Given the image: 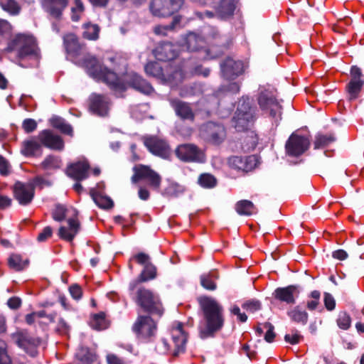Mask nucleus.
<instances>
[{
  "mask_svg": "<svg viewBox=\"0 0 364 364\" xmlns=\"http://www.w3.org/2000/svg\"><path fill=\"white\" fill-rule=\"evenodd\" d=\"M18 348L22 349L27 355L34 357L38 354L36 343H16Z\"/></svg>",
  "mask_w": 364,
  "mask_h": 364,
  "instance_id": "obj_57",
  "label": "nucleus"
},
{
  "mask_svg": "<svg viewBox=\"0 0 364 364\" xmlns=\"http://www.w3.org/2000/svg\"><path fill=\"white\" fill-rule=\"evenodd\" d=\"M8 49L16 51L19 59L31 58L36 60L40 58V49L33 35L18 33L10 42Z\"/></svg>",
  "mask_w": 364,
  "mask_h": 364,
  "instance_id": "obj_3",
  "label": "nucleus"
},
{
  "mask_svg": "<svg viewBox=\"0 0 364 364\" xmlns=\"http://www.w3.org/2000/svg\"><path fill=\"white\" fill-rule=\"evenodd\" d=\"M21 153L26 157H40L43 154L42 144L35 139L25 140Z\"/></svg>",
  "mask_w": 364,
  "mask_h": 364,
  "instance_id": "obj_33",
  "label": "nucleus"
},
{
  "mask_svg": "<svg viewBox=\"0 0 364 364\" xmlns=\"http://www.w3.org/2000/svg\"><path fill=\"white\" fill-rule=\"evenodd\" d=\"M37 122L35 119L27 118L23 121L22 128L27 134L34 132L37 129Z\"/></svg>",
  "mask_w": 364,
  "mask_h": 364,
  "instance_id": "obj_61",
  "label": "nucleus"
},
{
  "mask_svg": "<svg viewBox=\"0 0 364 364\" xmlns=\"http://www.w3.org/2000/svg\"><path fill=\"white\" fill-rule=\"evenodd\" d=\"M259 107L263 111L269 112V114L273 119L280 120L282 119V107L278 102L276 96L272 91L264 90L259 92L257 97Z\"/></svg>",
  "mask_w": 364,
  "mask_h": 364,
  "instance_id": "obj_8",
  "label": "nucleus"
},
{
  "mask_svg": "<svg viewBox=\"0 0 364 364\" xmlns=\"http://www.w3.org/2000/svg\"><path fill=\"white\" fill-rule=\"evenodd\" d=\"M171 333L173 341H187L189 338V333L184 329L181 322H177L172 326Z\"/></svg>",
  "mask_w": 364,
  "mask_h": 364,
  "instance_id": "obj_42",
  "label": "nucleus"
},
{
  "mask_svg": "<svg viewBox=\"0 0 364 364\" xmlns=\"http://www.w3.org/2000/svg\"><path fill=\"white\" fill-rule=\"evenodd\" d=\"M144 71L149 76L155 77L161 83L164 85H174L175 75L178 74V71H175L170 74H166L160 63L156 61L147 63L144 66Z\"/></svg>",
  "mask_w": 364,
  "mask_h": 364,
  "instance_id": "obj_16",
  "label": "nucleus"
},
{
  "mask_svg": "<svg viewBox=\"0 0 364 364\" xmlns=\"http://www.w3.org/2000/svg\"><path fill=\"white\" fill-rule=\"evenodd\" d=\"M97 80L105 82L111 90L115 92H124L127 90L126 84L117 75L107 67H104L102 73Z\"/></svg>",
  "mask_w": 364,
  "mask_h": 364,
  "instance_id": "obj_20",
  "label": "nucleus"
},
{
  "mask_svg": "<svg viewBox=\"0 0 364 364\" xmlns=\"http://www.w3.org/2000/svg\"><path fill=\"white\" fill-rule=\"evenodd\" d=\"M257 119V107L253 105L250 97H242L232 119L236 131L242 132L252 129Z\"/></svg>",
  "mask_w": 364,
  "mask_h": 364,
  "instance_id": "obj_2",
  "label": "nucleus"
},
{
  "mask_svg": "<svg viewBox=\"0 0 364 364\" xmlns=\"http://www.w3.org/2000/svg\"><path fill=\"white\" fill-rule=\"evenodd\" d=\"M124 82L127 87H131L144 95H149L154 91L150 82L143 78L142 76L134 72L127 73Z\"/></svg>",
  "mask_w": 364,
  "mask_h": 364,
  "instance_id": "obj_18",
  "label": "nucleus"
},
{
  "mask_svg": "<svg viewBox=\"0 0 364 364\" xmlns=\"http://www.w3.org/2000/svg\"><path fill=\"white\" fill-rule=\"evenodd\" d=\"M53 235V229L50 226L45 227L42 231L37 236V241L38 242H46L48 238Z\"/></svg>",
  "mask_w": 364,
  "mask_h": 364,
  "instance_id": "obj_62",
  "label": "nucleus"
},
{
  "mask_svg": "<svg viewBox=\"0 0 364 364\" xmlns=\"http://www.w3.org/2000/svg\"><path fill=\"white\" fill-rule=\"evenodd\" d=\"M237 3L238 0H220L215 12L221 19H228L234 15Z\"/></svg>",
  "mask_w": 364,
  "mask_h": 364,
  "instance_id": "obj_32",
  "label": "nucleus"
},
{
  "mask_svg": "<svg viewBox=\"0 0 364 364\" xmlns=\"http://www.w3.org/2000/svg\"><path fill=\"white\" fill-rule=\"evenodd\" d=\"M363 86L364 82H348L347 83L346 90L350 101L355 100L359 97Z\"/></svg>",
  "mask_w": 364,
  "mask_h": 364,
  "instance_id": "obj_45",
  "label": "nucleus"
},
{
  "mask_svg": "<svg viewBox=\"0 0 364 364\" xmlns=\"http://www.w3.org/2000/svg\"><path fill=\"white\" fill-rule=\"evenodd\" d=\"M235 210L240 215L250 216L258 212L254 203L248 200H241L236 203Z\"/></svg>",
  "mask_w": 364,
  "mask_h": 364,
  "instance_id": "obj_38",
  "label": "nucleus"
},
{
  "mask_svg": "<svg viewBox=\"0 0 364 364\" xmlns=\"http://www.w3.org/2000/svg\"><path fill=\"white\" fill-rule=\"evenodd\" d=\"M310 146L308 137L291 134L285 144L286 153L289 156L298 157L301 156Z\"/></svg>",
  "mask_w": 364,
  "mask_h": 364,
  "instance_id": "obj_13",
  "label": "nucleus"
},
{
  "mask_svg": "<svg viewBox=\"0 0 364 364\" xmlns=\"http://www.w3.org/2000/svg\"><path fill=\"white\" fill-rule=\"evenodd\" d=\"M68 210L62 204H57L52 212V218L55 221L62 222L65 219Z\"/></svg>",
  "mask_w": 364,
  "mask_h": 364,
  "instance_id": "obj_56",
  "label": "nucleus"
},
{
  "mask_svg": "<svg viewBox=\"0 0 364 364\" xmlns=\"http://www.w3.org/2000/svg\"><path fill=\"white\" fill-rule=\"evenodd\" d=\"M199 132L201 138L214 145L220 144L226 137L224 126L213 122H208L202 124Z\"/></svg>",
  "mask_w": 364,
  "mask_h": 364,
  "instance_id": "obj_6",
  "label": "nucleus"
},
{
  "mask_svg": "<svg viewBox=\"0 0 364 364\" xmlns=\"http://www.w3.org/2000/svg\"><path fill=\"white\" fill-rule=\"evenodd\" d=\"M176 157L185 163H204L206 160L205 153L196 144H182L176 150Z\"/></svg>",
  "mask_w": 364,
  "mask_h": 364,
  "instance_id": "obj_5",
  "label": "nucleus"
},
{
  "mask_svg": "<svg viewBox=\"0 0 364 364\" xmlns=\"http://www.w3.org/2000/svg\"><path fill=\"white\" fill-rule=\"evenodd\" d=\"M183 45L189 52L206 50V42L203 36L198 33L189 31L183 36Z\"/></svg>",
  "mask_w": 364,
  "mask_h": 364,
  "instance_id": "obj_25",
  "label": "nucleus"
},
{
  "mask_svg": "<svg viewBox=\"0 0 364 364\" xmlns=\"http://www.w3.org/2000/svg\"><path fill=\"white\" fill-rule=\"evenodd\" d=\"M0 6L4 11L13 16L18 14L21 11L16 0H0Z\"/></svg>",
  "mask_w": 364,
  "mask_h": 364,
  "instance_id": "obj_50",
  "label": "nucleus"
},
{
  "mask_svg": "<svg viewBox=\"0 0 364 364\" xmlns=\"http://www.w3.org/2000/svg\"><path fill=\"white\" fill-rule=\"evenodd\" d=\"M49 122L53 128L59 130L62 134L70 136L73 135L72 126L67 123L63 118L54 115L50 119Z\"/></svg>",
  "mask_w": 364,
  "mask_h": 364,
  "instance_id": "obj_37",
  "label": "nucleus"
},
{
  "mask_svg": "<svg viewBox=\"0 0 364 364\" xmlns=\"http://www.w3.org/2000/svg\"><path fill=\"white\" fill-rule=\"evenodd\" d=\"M242 308L250 313H255L262 309V304L259 300L250 299L242 304Z\"/></svg>",
  "mask_w": 364,
  "mask_h": 364,
  "instance_id": "obj_58",
  "label": "nucleus"
},
{
  "mask_svg": "<svg viewBox=\"0 0 364 364\" xmlns=\"http://www.w3.org/2000/svg\"><path fill=\"white\" fill-rule=\"evenodd\" d=\"M90 111L99 117H107L112 104L109 97L105 95L92 93L88 98Z\"/></svg>",
  "mask_w": 364,
  "mask_h": 364,
  "instance_id": "obj_14",
  "label": "nucleus"
},
{
  "mask_svg": "<svg viewBox=\"0 0 364 364\" xmlns=\"http://www.w3.org/2000/svg\"><path fill=\"white\" fill-rule=\"evenodd\" d=\"M61 161L59 157L48 155L45 159L41 162V166L43 169H58L60 168Z\"/></svg>",
  "mask_w": 364,
  "mask_h": 364,
  "instance_id": "obj_51",
  "label": "nucleus"
},
{
  "mask_svg": "<svg viewBox=\"0 0 364 364\" xmlns=\"http://www.w3.org/2000/svg\"><path fill=\"white\" fill-rule=\"evenodd\" d=\"M68 0H42L46 12L55 18H60L63 11L67 7Z\"/></svg>",
  "mask_w": 364,
  "mask_h": 364,
  "instance_id": "obj_31",
  "label": "nucleus"
},
{
  "mask_svg": "<svg viewBox=\"0 0 364 364\" xmlns=\"http://www.w3.org/2000/svg\"><path fill=\"white\" fill-rule=\"evenodd\" d=\"M69 291L72 297L75 300L80 299L82 296V288L77 284H72L69 287Z\"/></svg>",
  "mask_w": 364,
  "mask_h": 364,
  "instance_id": "obj_64",
  "label": "nucleus"
},
{
  "mask_svg": "<svg viewBox=\"0 0 364 364\" xmlns=\"http://www.w3.org/2000/svg\"><path fill=\"white\" fill-rule=\"evenodd\" d=\"M183 3V0H151L149 9L153 16L165 18L178 12Z\"/></svg>",
  "mask_w": 364,
  "mask_h": 364,
  "instance_id": "obj_7",
  "label": "nucleus"
},
{
  "mask_svg": "<svg viewBox=\"0 0 364 364\" xmlns=\"http://www.w3.org/2000/svg\"><path fill=\"white\" fill-rule=\"evenodd\" d=\"M240 85L237 82H229L227 85H221L217 92L218 95H220V93H224V94H237L240 92Z\"/></svg>",
  "mask_w": 364,
  "mask_h": 364,
  "instance_id": "obj_54",
  "label": "nucleus"
},
{
  "mask_svg": "<svg viewBox=\"0 0 364 364\" xmlns=\"http://www.w3.org/2000/svg\"><path fill=\"white\" fill-rule=\"evenodd\" d=\"M198 182L203 188H212L216 186L217 180L210 173H202L199 176Z\"/></svg>",
  "mask_w": 364,
  "mask_h": 364,
  "instance_id": "obj_52",
  "label": "nucleus"
},
{
  "mask_svg": "<svg viewBox=\"0 0 364 364\" xmlns=\"http://www.w3.org/2000/svg\"><path fill=\"white\" fill-rule=\"evenodd\" d=\"M82 66L86 69L87 73L95 79L100 76L105 67L94 56L85 57L82 60Z\"/></svg>",
  "mask_w": 364,
  "mask_h": 364,
  "instance_id": "obj_35",
  "label": "nucleus"
},
{
  "mask_svg": "<svg viewBox=\"0 0 364 364\" xmlns=\"http://www.w3.org/2000/svg\"><path fill=\"white\" fill-rule=\"evenodd\" d=\"M134 174L132 176V181L136 183L141 180H146L148 184L154 190L159 191L161 183V177L155 171L152 170L149 166L138 164L133 168Z\"/></svg>",
  "mask_w": 364,
  "mask_h": 364,
  "instance_id": "obj_9",
  "label": "nucleus"
},
{
  "mask_svg": "<svg viewBox=\"0 0 364 364\" xmlns=\"http://www.w3.org/2000/svg\"><path fill=\"white\" fill-rule=\"evenodd\" d=\"M135 302L150 316L161 317L164 314V309L159 296L148 289L140 287L137 289Z\"/></svg>",
  "mask_w": 364,
  "mask_h": 364,
  "instance_id": "obj_4",
  "label": "nucleus"
},
{
  "mask_svg": "<svg viewBox=\"0 0 364 364\" xmlns=\"http://www.w3.org/2000/svg\"><path fill=\"white\" fill-rule=\"evenodd\" d=\"M350 79L349 82H364L361 69L357 65H353L350 69Z\"/></svg>",
  "mask_w": 364,
  "mask_h": 364,
  "instance_id": "obj_60",
  "label": "nucleus"
},
{
  "mask_svg": "<svg viewBox=\"0 0 364 364\" xmlns=\"http://www.w3.org/2000/svg\"><path fill=\"white\" fill-rule=\"evenodd\" d=\"M29 259H23L22 256L18 254H11L8 259V265L10 269L20 272L26 269L29 264Z\"/></svg>",
  "mask_w": 364,
  "mask_h": 364,
  "instance_id": "obj_41",
  "label": "nucleus"
},
{
  "mask_svg": "<svg viewBox=\"0 0 364 364\" xmlns=\"http://www.w3.org/2000/svg\"><path fill=\"white\" fill-rule=\"evenodd\" d=\"M38 139L42 146L52 150L61 151L64 148V141L59 135L54 134L50 129H44L38 134Z\"/></svg>",
  "mask_w": 364,
  "mask_h": 364,
  "instance_id": "obj_23",
  "label": "nucleus"
},
{
  "mask_svg": "<svg viewBox=\"0 0 364 364\" xmlns=\"http://www.w3.org/2000/svg\"><path fill=\"white\" fill-rule=\"evenodd\" d=\"M63 45L66 52L74 57L80 55L85 46V44L79 41L77 36L73 33L64 35Z\"/></svg>",
  "mask_w": 364,
  "mask_h": 364,
  "instance_id": "obj_28",
  "label": "nucleus"
},
{
  "mask_svg": "<svg viewBox=\"0 0 364 364\" xmlns=\"http://www.w3.org/2000/svg\"><path fill=\"white\" fill-rule=\"evenodd\" d=\"M76 358L79 364H92L95 359V355L88 348H80L76 353Z\"/></svg>",
  "mask_w": 364,
  "mask_h": 364,
  "instance_id": "obj_48",
  "label": "nucleus"
},
{
  "mask_svg": "<svg viewBox=\"0 0 364 364\" xmlns=\"http://www.w3.org/2000/svg\"><path fill=\"white\" fill-rule=\"evenodd\" d=\"M336 141L333 134H318L315 136L314 141V149H323L328 146L330 144Z\"/></svg>",
  "mask_w": 364,
  "mask_h": 364,
  "instance_id": "obj_46",
  "label": "nucleus"
},
{
  "mask_svg": "<svg viewBox=\"0 0 364 364\" xmlns=\"http://www.w3.org/2000/svg\"><path fill=\"white\" fill-rule=\"evenodd\" d=\"M210 41V51L215 53V56L223 54L229 49L232 43V38L228 34H222L216 28L212 27L208 33Z\"/></svg>",
  "mask_w": 364,
  "mask_h": 364,
  "instance_id": "obj_11",
  "label": "nucleus"
},
{
  "mask_svg": "<svg viewBox=\"0 0 364 364\" xmlns=\"http://www.w3.org/2000/svg\"><path fill=\"white\" fill-rule=\"evenodd\" d=\"M144 146L154 155L166 158L169 155L170 149L168 144L156 136L146 137L144 139Z\"/></svg>",
  "mask_w": 364,
  "mask_h": 364,
  "instance_id": "obj_24",
  "label": "nucleus"
},
{
  "mask_svg": "<svg viewBox=\"0 0 364 364\" xmlns=\"http://www.w3.org/2000/svg\"><path fill=\"white\" fill-rule=\"evenodd\" d=\"M220 69L223 77L228 80H235L244 71L242 62L230 57L226 58L220 63Z\"/></svg>",
  "mask_w": 364,
  "mask_h": 364,
  "instance_id": "obj_21",
  "label": "nucleus"
},
{
  "mask_svg": "<svg viewBox=\"0 0 364 364\" xmlns=\"http://www.w3.org/2000/svg\"><path fill=\"white\" fill-rule=\"evenodd\" d=\"M109 325V321L106 319V314L103 311L94 314L90 321L91 327L98 331L107 328Z\"/></svg>",
  "mask_w": 364,
  "mask_h": 364,
  "instance_id": "obj_43",
  "label": "nucleus"
},
{
  "mask_svg": "<svg viewBox=\"0 0 364 364\" xmlns=\"http://www.w3.org/2000/svg\"><path fill=\"white\" fill-rule=\"evenodd\" d=\"M198 301L206 323L205 327L200 331V338L205 339L213 337L223 326V307L210 296H200Z\"/></svg>",
  "mask_w": 364,
  "mask_h": 364,
  "instance_id": "obj_1",
  "label": "nucleus"
},
{
  "mask_svg": "<svg viewBox=\"0 0 364 364\" xmlns=\"http://www.w3.org/2000/svg\"><path fill=\"white\" fill-rule=\"evenodd\" d=\"M136 263L143 266V269L139 274L137 280L139 282H146L153 280L157 277V268L151 262L150 256L144 252H139L132 257Z\"/></svg>",
  "mask_w": 364,
  "mask_h": 364,
  "instance_id": "obj_12",
  "label": "nucleus"
},
{
  "mask_svg": "<svg viewBox=\"0 0 364 364\" xmlns=\"http://www.w3.org/2000/svg\"><path fill=\"white\" fill-rule=\"evenodd\" d=\"M287 314L296 323H300L303 325L307 323L308 314L306 311L302 310L299 306H296L293 309L289 311Z\"/></svg>",
  "mask_w": 364,
  "mask_h": 364,
  "instance_id": "obj_44",
  "label": "nucleus"
},
{
  "mask_svg": "<svg viewBox=\"0 0 364 364\" xmlns=\"http://www.w3.org/2000/svg\"><path fill=\"white\" fill-rule=\"evenodd\" d=\"M90 166L87 161H80L70 164L67 168V175L77 181L86 179Z\"/></svg>",
  "mask_w": 364,
  "mask_h": 364,
  "instance_id": "obj_27",
  "label": "nucleus"
},
{
  "mask_svg": "<svg viewBox=\"0 0 364 364\" xmlns=\"http://www.w3.org/2000/svg\"><path fill=\"white\" fill-rule=\"evenodd\" d=\"M14 198L21 205H29L35 196V185L31 183L16 181L13 188Z\"/></svg>",
  "mask_w": 364,
  "mask_h": 364,
  "instance_id": "obj_15",
  "label": "nucleus"
},
{
  "mask_svg": "<svg viewBox=\"0 0 364 364\" xmlns=\"http://www.w3.org/2000/svg\"><path fill=\"white\" fill-rule=\"evenodd\" d=\"M323 302L328 311H333L336 307V301L330 293H324Z\"/></svg>",
  "mask_w": 364,
  "mask_h": 364,
  "instance_id": "obj_63",
  "label": "nucleus"
},
{
  "mask_svg": "<svg viewBox=\"0 0 364 364\" xmlns=\"http://www.w3.org/2000/svg\"><path fill=\"white\" fill-rule=\"evenodd\" d=\"M299 293V286L289 285L285 287L277 288L272 295L276 300L281 302H284L287 304H294L296 297H298Z\"/></svg>",
  "mask_w": 364,
  "mask_h": 364,
  "instance_id": "obj_26",
  "label": "nucleus"
},
{
  "mask_svg": "<svg viewBox=\"0 0 364 364\" xmlns=\"http://www.w3.org/2000/svg\"><path fill=\"white\" fill-rule=\"evenodd\" d=\"M90 195L95 203L100 208L108 210L114 206L113 200L108 196H102L95 188L90 190Z\"/></svg>",
  "mask_w": 364,
  "mask_h": 364,
  "instance_id": "obj_36",
  "label": "nucleus"
},
{
  "mask_svg": "<svg viewBox=\"0 0 364 364\" xmlns=\"http://www.w3.org/2000/svg\"><path fill=\"white\" fill-rule=\"evenodd\" d=\"M153 53L158 60L166 62L176 59L179 53L176 45L165 41L160 43L153 50Z\"/></svg>",
  "mask_w": 364,
  "mask_h": 364,
  "instance_id": "obj_22",
  "label": "nucleus"
},
{
  "mask_svg": "<svg viewBox=\"0 0 364 364\" xmlns=\"http://www.w3.org/2000/svg\"><path fill=\"white\" fill-rule=\"evenodd\" d=\"M243 132L244 134L240 137L241 149L245 152L252 151L258 144L259 136L252 129Z\"/></svg>",
  "mask_w": 364,
  "mask_h": 364,
  "instance_id": "obj_34",
  "label": "nucleus"
},
{
  "mask_svg": "<svg viewBox=\"0 0 364 364\" xmlns=\"http://www.w3.org/2000/svg\"><path fill=\"white\" fill-rule=\"evenodd\" d=\"M258 164L259 161L256 155H250L244 157L232 156L228 158L230 167L242 173L252 171L257 166Z\"/></svg>",
  "mask_w": 364,
  "mask_h": 364,
  "instance_id": "obj_17",
  "label": "nucleus"
},
{
  "mask_svg": "<svg viewBox=\"0 0 364 364\" xmlns=\"http://www.w3.org/2000/svg\"><path fill=\"white\" fill-rule=\"evenodd\" d=\"M73 215L68 218L67 222L68 228L60 226L58 229V236L60 239L68 242H72L80 230V223L77 219L78 211L72 208Z\"/></svg>",
  "mask_w": 364,
  "mask_h": 364,
  "instance_id": "obj_19",
  "label": "nucleus"
},
{
  "mask_svg": "<svg viewBox=\"0 0 364 364\" xmlns=\"http://www.w3.org/2000/svg\"><path fill=\"white\" fill-rule=\"evenodd\" d=\"M181 16L175 15L173 17L171 22L166 25H158L154 28V32L156 35L165 36L168 34V31L175 30L180 26Z\"/></svg>",
  "mask_w": 364,
  "mask_h": 364,
  "instance_id": "obj_40",
  "label": "nucleus"
},
{
  "mask_svg": "<svg viewBox=\"0 0 364 364\" xmlns=\"http://www.w3.org/2000/svg\"><path fill=\"white\" fill-rule=\"evenodd\" d=\"M186 343H156L155 349L159 354L177 357L186 350Z\"/></svg>",
  "mask_w": 364,
  "mask_h": 364,
  "instance_id": "obj_29",
  "label": "nucleus"
},
{
  "mask_svg": "<svg viewBox=\"0 0 364 364\" xmlns=\"http://www.w3.org/2000/svg\"><path fill=\"white\" fill-rule=\"evenodd\" d=\"M184 188L176 183H171L164 188L162 195L166 197H177L183 193Z\"/></svg>",
  "mask_w": 364,
  "mask_h": 364,
  "instance_id": "obj_53",
  "label": "nucleus"
},
{
  "mask_svg": "<svg viewBox=\"0 0 364 364\" xmlns=\"http://www.w3.org/2000/svg\"><path fill=\"white\" fill-rule=\"evenodd\" d=\"M255 333L258 336L264 334L265 341H273L276 336L274 326L269 322L259 323L255 328Z\"/></svg>",
  "mask_w": 364,
  "mask_h": 364,
  "instance_id": "obj_39",
  "label": "nucleus"
},
{
  "mask_svg": "<svg viewBox=\"0 0 364 364\" xmlns=\"http://www.w3.org/2000/svg\"><path fill=\"white\" fill-rule=\"evenodd\" d=\"M218 277L214 273L203 274L200 277V285L206 290L214 291L217 289L215 279Z\"/></svg>",
  "mask_w": 364,
  "mask_h": 364,
  "instance_id": "obj_47",
  "label": "nucleus"
},
{
  "mask_svg": "<svg viewBox=\"0 0 364 364\" xmlns=\"http://www.w3.org/2000/svg\"><path fill=\"white\" fill-rule=\"evenodd\" d=\"M11 338L14 341H35L30 336L29 333L26 329H18L15 333H13Z\"/></svg>",
  "mask_w": 364,
  "mask_h": 364,
  "instance_id": "obj_59",
  "label": "nucleus"
},
{
  "mask_svg": "<svg viewBox=\"0 0 364 364\" xmlns=\"http://www.w3.org/2000/svg\"><path fill=\"white\" fill-rule=\"evenodd\" d=\"M132 331L139 338H154L157 332V323L149 316H139L133 324Z\"/></svg>",
  "mask_w": 364,
  "mask_h": 364,
  "instance_id": "obj_10",
  "label": "nucleus"
},
{
  "mask_svg": "<svg viewBox=\"0 0 364 364\" xmlns=\"http://www.w3.org/2000/svg\"><path fill=\"white\" fill-rule=\"evenodd\" d=\"M336 322L340 328L347 330L350 326L351 318L347 312L341 311L338 315Z\"/></svg>",
  "mask_w": 364,
  "mask_h": 364,
  "instance_id": "obj_55",
  "label": "nucleus"
},
{
  "mask_svg": "<svg viewBox=\"0 0 364 364\" xmlns=\"http://www.w3.org/2000/svg\"><path fill=\"white\" fill-rule=\"evenodd\" d=\"M171 105L181 119L193 121L195 114L189 103L176 99L171 101Z\"/></svg>",
  "mask_w": 364,
  "mask_h": 364,
  "instance_id": "obj_30",
  "label": "nucleus"
},
{
  "mask_svg": "<svg viewBox=\"0 0 364 364\" xmlns=\"http://www.w3.org/2000/svg\"><path fill=\"white\" fill-rule=\"evenodd\" d=\"M85 31L82 33L84 38L95 41L99 38L100 27L97 24H92L90 23L84 25Z\"/></svg>",
  "mask_w": 364,
  "mask_h": 364,
  "instance_id": "obj_49",
  "label": "nucleus"
}]
</instances>
